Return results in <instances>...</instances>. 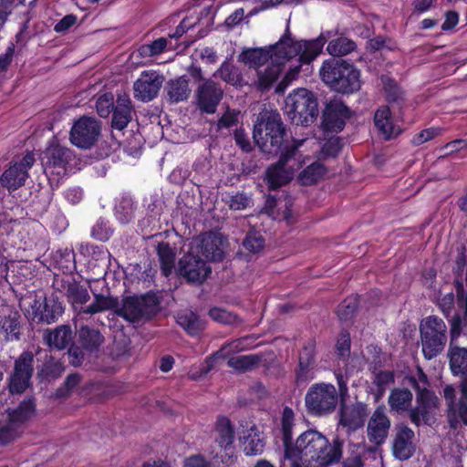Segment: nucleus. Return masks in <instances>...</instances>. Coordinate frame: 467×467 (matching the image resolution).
<instances>
[{
  "label": "nucleus",
  "mask_w": 467,
  "mask_h": 467,
  "mask_svg": "<svg viewBox=\"0 0 467 467\" xmlns=\"http://www.w3.org/2000/svg\"><path fill=\"white\" fill-rule=\"evenodd\" d=\"M334 35H337V32L333 34L332 31H327L322 33L316 39L296 41L291 37L289 29L286 28L279 41L269 49L244 48L238 55V61L258 70L269 61L295 58L297 64L289 67L288 72L275 88L277 93H283L290 82L296 78L301 66L310 64L321 53L327 39Z\"/></svg>",
  "instance_id": "nucleus-1"
},
{
  "label": "nucleus",
  "mask_w": 467,
  "mask_h": 467,
  "mask_svg": "<svg viewBox=\"0 0 467 467\" xmlns=\"http://www.w3.org/2000/svg\"><path fill=\"white\" fill-rule=\"evenodd\" d=\"M464 251L465 247L462 246L452 269L455 276L454 287L458 310L449 319L451 337L448 349L449 365L452 375L461 379L460 391H467V348L454 344L462 327H467V258Z\"/></svg>",
  "instance_id": "nucleus-2"
},
{
  "label": "nucleus",
  "mask_w": 467,
  "mask_h": 467,
  "mask_svg": "<svg viewBox=\"0 0 467 467\" xmlns=\"http://www.w3.org/2000/svg\"><path fill=\"white\" fill-rule=\"evenodd\" d=\"M344 441L336 437L330 442L320 431L309 429L302 432L284 451L285 460H302L313 467H329L340 462Z\"/></svg>",
  "instance_id": "nucleus-3"
},
{
  "label": "nucleus",
  "mask_w": 467,
  "mask_h": 467,
  "mask_svg": "<svg viewBox=\"0 0 467 467\" xmlns=\"http://www.w3.org/2000/svg\"><path fill=\"white\" fill-rule=\"evenodd\" d=\"M404 380L416 392L415 405H411L408 413L409 420L416 427L431 426L436 420L440 400L430 389L428 376L421 367L417 366L415 372L405 376Z\"/></svg>",
  "instance_id": "nucleus-4"
},
{
  "label": "nucleus",
  "mask_w": 467,
  "mask_h": 467,
  "mask_svg": "<svg viewBox=\"0 0 467 467\" xmlns=\"http://www.w3.org/2000/svg\"><path fill=\"white\" fill-rule=\"evenodd\" d=\"M287 134L281 116L277 111H265L261 114L259 122L254 126V140L260 150L270 155L282 154L300 140H293L288 142Z\"/></svg>",
  "instance_id": "nucleus-5"
},
{
  "label": "nucleus",
  "mask_w": 467,
  "mask_h": 467,
  "mask_svg": "<svg viewBox=\"0 0 467 467\" xmlns=\"http://www.w3.org/2000/svg\"><path fill=\"white\" fill-rule=\"evenodd\" d=\"M320 76L331 89L338 93L351 94L361 87L359 69L341 58L326 60L320 68Z\"/></svg>",
  "instance_id": "nucleus-6"
},
{
  "label": "nucleus",
  "mask_w": 467,
  "mask_h": 467,
  "mask_svg": "<svg viewBox=\"0 0 467 467\" xmlns=\"http://www.w3.org/2000/svg\"><path fill=\"white\" fill-rule=\"evenodd\" d=\"M284 110L292 123L307 127L318 116V104L311 91L297 88L286 97Z\"/></svg>",
  "instance_id": "nucleus-7"
},
{
  "label": "nucleus",
  "mask_w": 467,
  "mask_h": 467,
  "mask_svg": "<svg viewBox=\"0 0 467 467\" xmlns=\"http://www.w3.org/2000/svg\"><path fill=\"white\" fill-rule=\"evenodd\" d=\"M419 329L423 357L431 360L441 354L448 340L444 320L438 316H429L420 321Z\"/></svg>",
  "instance_id": "nucleus-8"
},
{
  "label": "nucleus",
  "mask_w": 467,
  "mask_h": 467,
  "mask_svg": "<svg viewBox=\"0 0 467 467\" xmlns=\"http://www.w3.org/2000/svg\"><path fill=\"white\" fill-rule=\"evenodd\" d=\"M338 401V393L334 385L315 383L306 391L305 404L313 416L322 417L332 413Z\"/></svg>",
  "instance_id": "nucleus-9"
},
{
  "label": "nucleus",
  "mask_w": 467,
  "mask_h": 467,
  "mask_svg": "<svg viewBox=\"0 0 467 467\" xmlns=\"http://www.w3.org/2000/svg\"><path fill=\"white\" fill-rule=\"evenodd\" d=\"M159 300L154 294L142 296H127L118 305L116 315L129 322L148 320L159 311Z\"/></svg>",
  "instance_id": "nucleus-10"
},
{
  "label": "nucleus",
  "mask_w": 467,
  "mask_h": 467,
  "mask_svg": "<svg viewBox=\"0 0 467 467\" xmlns=\"http://www.w3.org/2000/svg\"><path fill=\"white\" fill-rule=\"evenodd\" d=\"M75 159L73 151L62 145L52 144L43 152L42 165L48 180L57 184Z\"/></svg>",
  "instance_id": "nucleus-11"
},
{
  "label": "nucleus",
  "mask_w": 467,
  "mask_h": 467,
  "mask_svg": "<svg viewBox=\"0 0 467 467\" xmlns=\"http://www.w3.org/2000/svg\"><path fill=\"white\" fill-rule=\"evenodd\" d=\"M34 355L24 351L16 360L13 371L8 378V390L12 395L22 394L31 384L34 372Z\"/></svg>",
  "instance_id": "nucleus-12"
},
{
  "label": "nucleus",
  "mask_w": 467,
  "mask_h": 467,
  "mask_svg": "<svg viewBox=\"0 0 467 467\" xmlns=\"http://www.w3.org/2000/svg\"><path fill=\"white\" fill-rule=\"evenodd\" d=\"M101 126L95 118L83 116L76 120L70 130L69 140L79 149L88 150L96 144Z\"/></svg>",
  "instance_id": "nucleus-13"
},
{
  "label": "nucleus",
  "mask_w": 467,
  "mask_h": 467,
  "mask_svg": "<svg viewBox=\"0 0 467 467\" xmlns=\"http://www.w3.org/2000/svg\"><path fill=\"white\" fill-rule=\"evenodd\" d=\"M305 140H302L300 143L286 148V150L280 155L278 161L267 169L266 180L270 190H276L292 180L294 168L288 166L287 163L294 159L298 147Z\"/></svg>",
  "instance_id": "nucleus-14"
},
{
  "label": "nucleus",
  "mask_w": 467,
  "mask_h": 467,
  "mask_svg": "<svg viewBox=\"0 0 467 467\" xmlns=\"http://www.w3.org/2000/svg\"><path fill=\"white\" fill-rule=\"evenodd\" d=\"M36 161L33 152H27L19 161H15L0 177V183L9 192L22 187L28 177V170Z\"/></svg>",
  "instance_id": "nucleus-15"
},
{
  "label": "nucleus",
  "mask_w": 467,
  "mask_h": 467,
  "mask_svg": "<svg viewBox=\"0 0 467 467\" xmlns=\"http://www.w3.org/2000/svg\"><path fill=\"white\" fill-rule=\"evenodd\" d=\"M197 108L207 114H213L223 97L221 85L213 79H203L195 90Z\"/></svg>",
  "instance_id": "nucleus-16"
},
{
  "label": "nucleus",
  "mask_w": 467,
  "mask_h": 467,
  "mask_svg": "<svg viewBox=\"0 0 467 467\" xmlns=\"http://www.w3.org/2000/svg\"><path fill=\"white\" fill-rule=\"evenodd\" d=\"M368 413V405L361 401L347 404L343 400L338 411V425L346 429L348 434L363 428Z\"/></svg>",
  "instance_id": "nucleus-17"
},
{
  "label": "nucleus",
  "mask_w": 467,
  "mask_h": 467,
  "mask_svg": "<svg viewBox=\"0 0 467 467\" xmlns=\"http://www.w3.org/2000/svg\"><path fill=\"white\" fill-rule=\"evenodd\" d=\"M178 271L192 284H202L212 273L207 262L192 253H188L180 259Z\"/></svg>",
  "instance_id": "nucleus-18"
},
{
  "label": "nucleus",
  "mask_w": 467,
  "mask_h": 467,
  "mask_svg": "<svg viewBox=\"0 0 467 467\" xmlns=\"http://www.w3.org/2000/svg\"><path fill=\"white\" fill-rule=\"evenodd\" d=\"M164 77L155 70H145L133 84L134 98L148 102L154 99L162 87Z\"/></svg>",
  "instance_id": "nucleus-19"
},
{
  "label": "nucleus",
  "mask_w": 467,
  "mask_h": 467,
  "mask_svg": "<svg viewBox=\"0 0 467 467\" xmlns=\"http://www.w3.org/2000/svg\"><path fill=\"white\" fill-rule=\"evenodd\" d=\"M390 426L391 420L387 414L386 407L378 406L368 421L367 435L369 442L376 446L385 443Z\"/></svg>",
  "instance_id": "nucleus-20"
},
{
  "label": "nucleus",
  "mask_w": 467,
  "mask_h": 467,
  "mask_svg": "<svg viewBox=\"0 0 467 467\" xmlns=\"http://www.w3.org/2000/svg\"><path fill=\"white\" fill-rule=\"evenodd\" d=\"M414 438L411 428L403 422L397 423L391 446L393 456L400 461L409 460L415 452Z\"/></svg>",
  "instance_id": "nucleus-21"
},
{
  "label": "nucleus",
  "mask_w": 467,
  "mask_h": 467,
  "mask_svg": "<svg viewBox=\"0 0 467 467\" xmlns=\"http://www.w3.org/2000/svg\"><path fill=\"white\" fill-rule=\"evenodd\" d=\"M349 117L348 107L339 100H332L327 104L322 115V127L327 131L339 132Z\"/></svg>",
  "instance_id": "nucleus-22"
},
{
  "label": "nucleus",
  "mask_w": 467,
  "mask_h": 467,
  "mask_svg": "<svg viewBox=\"0 0 467 467\" xmlns=\"http://www.w3.org/2000/svg\"><path fill=\"white\" fill-rule=\"evenodd\" d=\"M32 307L35 309L34 318H36L37 322L47 324L55 323L64 312L62 304L54 295L46 296L43 302L35 300Z\"/></svg>",
  "instance_id": "nucleus-23"
},
{
  "label": "nucleus",
  "mask_w": 467,
  "mask_h": 467,
  "mask_svg": "<svg viewBox=\"0 0 467 467\" xmlns=\"http://www.w3.org/2000/svg\"><path fill=\"white\" fill-rule=\"evenodd\" d=\"M315 341L309 340L300 353L298 368L296 370V382L297 385L305 384L315 377Z\"/></svg>",
  "instance_id": "nucleus-24"
},
{
  "label": "nucleus",
  "mask_w": 467,
  "mask_h": 467,
  "mask_svg": "<svg viewBox=\"0 0 467 467\" xmlns=\"http://www.w3.org/2000/svg\"><path fill=\"white\" fill-rule=\"evenodd\" d=\"M21 320V315L14 307L5 306L0 309V328L5 340L20 339Z\"/></svg>",
  "instance_id": "nucleus-25"
},
{
  "label": "nucleus",
  "mask_w": 467,
  "mask_h": 467,
  "mask_svg": "<svg viewBox=\"0 0 467 467\" xmlns=\"http://www.w3.org/2000/svg\"><path fill=\"white\" fill-rule=\"evenodd\" d=\"M43 340L50 348L64 350L73 342V331L70 325H60L43 332Z\"/></svg>",
  "instance_id": "nucleus-26"
},
{
  "label": "nucleus",
  "mask_w": 467,
  "mask_h": 467,
  "mask_svg": "<svg viewBox=\"0 0 467 467\" xmlns=\"http://www.w3.org/2000/svg\"><path fill=\"white\" fill-rule=\"evenodd\" d=\"M76 334L78 343L89 354L97 353L105 342V337L100 330L88 325H81Z\"/></svg>",
  "instance_id": "nucleus-27"
},
{
  "label": "nucleus",
  "mask_w": 467,
  "mask_h": 467,
  "mask_svg": "<svg viewBox=\"0 0 467 467\" xmlns=\"http://www.w3.org/2000/svg\"><path fill=\"white\" fill-rule=\"evenodd\" d=\"M111 126L116 130H124L132 119L133 108L130 97L119 95L112 109Z\"/></svg>",
  "instance_id": "nucleus-28"
},
{
  "label": "nucleus",
  "mask_w": 467,
  "mask_h": 467,
  "mask_svg": "<svg viewBox=\"0 0 467 467\" xmlns=\"http://www.w3.org/2000/svg\"><path fill=\"white\" fill-rule=\"evenodd\" d=\"M223 240L214 234H207L202 237L197 246L200 253L205 259L219 262L223 258V251L222 248Z\"/></svg>",
  "instance_id": "nucleus-29"
},
{
  "label": "nucleus",
  "mask_w": 467,
  "mask_h": 467,
  "mask_svg": "<svg viewBox=\"0 0 467 467\" xmlns=\"http://www.w3.org/2000/svg\"><path fill=\"white\" fill-rule=\"evenodd\" d=\"M413 394L407 388H394L388 398V405L390 412L401 415L409 413L412 405Z\"/></svg>",
  "instance_id": "nucleus-30"
},
{
  "label": "nucleus",
  "mask_w": 467,
  "mask_h": 467,
  "mask_svg": "<svg viewBox=\"0 0 467 467\" xmlns=\"http://www.w3.org/2000/svg\"><path fill=\"white\" fill-rule=\"evenodd\" d=\"M167 99L170 103L175 104L188 99L191 94L189 78L182 76L170 79L164 88Z\"/></svg>",
  "instance_id": "nucleus-31"
},
{
  "label": "nucleus",
  "mask_w": 467,
  "mask_h": 467,
  "mask_svg": "<svg viewBox=\"0 0 467 467\" xmlns=\"http://www.w3.org/2000/svg\"><path fill=\"white\" fill-rule=\"evenodd\" d=\"M290 59H276L267 64L264 69L257 70V87L266 90L277 80L283 71L284 64Z\"/></svg>",
  "instance_id": "nucleus-32"
},
{
  "label": "nucleus",
  "mask_w": 467,
  "mask_h": 467,
  "mask_svg": "<svg viewBox=\"0 0 467 467\" xmlns=\"http://www.w3.org/2000/svg\"><path fill=\"white\" fill-rule=\"evenodd\" d=\"M214 441L221 449L228 450L234 441V431L231 420L224 416L218 417L214 430Z\"/></svg>",
  "instance_id": "nucleus-33"
},
{
  "label": "nucleus",
  "mask_w": 467,
  "mask_h": 467,
  "mask_svg": "<svg viewBox=\"0 0 467 467\" xmlns=\"http://www.w3.org/2000/svg\"><path fill=\"white\" fill-rule=\"evenodd\" d=\"M177 323L190 336L201 334L205 328V322L192 311H182L177 315Z\"/></svg>",
  "instance_id": "nucleus-34"
},
{
  "label": "nucleus",
  "mask_w": 467,
  "mask_h": 467,
  "mask_svg": "<svg viewBox=\"0 0 467 467\" xmlns=\"http://www.w3.org/2000/svg\"><path fill=\"white\" fill-rule=\"evenodd\" d=\"M118 305L119 300L117 298L95 294L93 302L85 307H81L78 310V314L94 315L110 309H113L116 312Z\"/></svg>",
  "instance_id": "nucleus-35"
},
{
  "label": "nucleus",
  "mask_w": 467,
  "mask_h": 467,
  "mask_svg": "<svg viewBox=\"0 0 467 467\" xmlns=\"http://www.w3.org/2000/svg\"><path fill=\"white\" fill-rule=\"evenodd\" d=\"M374 123L385 140L391 139L397 133L392 124L390 110L388 106H382L375 112Z\"/></svg>",
  "instance_id": "nucleus-36"
},
{
  "label": "nucleus",
  "mask_w": 467,
  "mask_h": 467,
  "mask_svg": "<svg viewBox=\"0 0 467 467\" xmlns=\"http://www.w3.org/2000/svg\"><path fill=\"white\" fill-rule=\"evenodd\" d=\"M263 357L257 354L232 357L227 360V365L238 372L252 371L261 363Z\"/></svg>",
  "instance_id": "nucleus-37"
},
{
  "label": "nucleus",
  "mask_w": 467,
  "mask_h": 467,
  "mask_svg": "<svg viewBox=\"0 0 467 467\" xmlns=\"http://www.w3.org/2000/svg\"><path fill=\"white\" fill-rule=\"evenodd\" d=\"M213 77L220 78L224 82L233 86H242L244 80L240 68L227 61H224L213 73Z\"/></svg>",
  "instance_id": "nucleus-38"
},
{
  "label": "nucleus",
  "mask_w": 467,
  "mask_h": 467,
  "mask_svg": "<svg viewBox=\"0 0 467 467\" xmlns=\"http://www.w3.org/2000/svg\"><path fill=\"white\" fill-rule=\"evenodd\" d=\"M157 254L163 275L169 276L174 268V250L171 248L169 243L161 242L157 245Z\"/></svg>",
  "instance_id": "nucleus-39"
},
{
  "label": "nucleus",
  "mask_w": 467,
  "mask_h": 467,
  "mask_svg": "<svg viewBox=\"0 0 467 467\" xmlns=\"http://www.w3.org/2000/svg\"><path fill=\"white\" fill-rule=\"evenodd\" d=\"M22 431V427L8 415L0 419V443L8 444Z\"/></svg>",
  "instance_id": "nucleus-40"
},
{
  "label": "nucleus",
  "mask_w": 467,
  "mask_h": 467,
  "mask_svg": "<svg viewBox=\"0 0 467 467\" xmlns=\"http://www.w3.org/2000/svg\"><path fill=\"white\" fill-rule=\"evenodd\" d=\"M327 171V169L324 164L316 161L300 172L298 180L303 185H313L323 179Z\"/></svg>",
  "instance_id": "nucleus-41"
},
{
  "label": "nucleus",
  "mask_w": 467,
  "mask_h": 467,
  "mask_svg": "<svg viewBox=\"0 0 467 467\" xmlns=\"http://www.w3.org/2000/svg\"><path fill=\"white\" fill-rule=\"evenodd\" d=\"M36 404L33 398L24 400L16 409L7 410L13 420L17 422L22 428L26 420H28L35 413Z\"/></svg>",
  "instance_id": "nucleus-42"
},
{
  "label": "nucleus",
  "mask_w": 467,
  "mask_h": 467,
  "mask_svg": "<svg viewBox=\"0 0 467 467\" xmlns=\"http://www.w3.org/2000/svg\"><path fill=\"white\" fill-rule=\"evenodd\" d=\"M380 83L389 103L400 104L403 101V91L394 78L389 75H381Z\"/></svg>",
  "instance_id": "nucleus-43"
},
{
  "label": "nucleus",
  "mask_w": 467,
  "mask_h": 467,
  "mask_svg": "<svg viewBox=\"0 0 467 467\" xmlns=\"http://www.w3.org/2000/svg\"><path fill=\"white\" fill-rule=\"evenodd\" d=\"M356 48L355 41L345 36H339L328 42L327 51L333 57H344L355 51Z\"/></svg>",
  "instance_id": "nucleus-44"
},
{
  "label": "nucleus",
  "mask_w": 467,
  "mask_h": 467,
  "mask_svg": "<svg viewBox=\"0 0 467 467\" xmlns=\"http://www.w3.org/2000/svg\"><path fill=\"white\" fill-rule=\"evenodd\" d=\"M295 425V414L291 408L285 407L281 419V431L284 451L294 441L293 427Z\"/></svg>",
  "instance_id": "nucleus-45"
},
{
  "label": "nucleus",
  "mask_w": 467,
  "mask_h": 467,
  "mask_svg": "<svg viewBox=\"0 0 467 467\" xmlns=\"http://www.w3.org/2000/svg\"><path fill=\"white\" fill-rule=\"evenodd\" d=\"M244 451L246 455H258L264 451L265 442L257 431L251 428L247 435L244 437Z\"/></svg>",
  "instance_id": "nucleus-46"
},
{
  "label": "nucleus",
  "mask_w": 467,
  "mask_h": 467,
  "mask_svg": "<svg viewBox=\"0 0 467 467\" xmlns=\"http://www.w3.org/2000/svg\"><path fill=\"white\" fill-rule=\"evenodd\" d=\"M64 370L61 363L56 361L53 357L49 356L43 365L38 368L37 377L41 380H52L59 378Z\"/></svg>",
  "instance_id": "nucleus-47"
},
{
  "label": "nucleus",
  "mask_w": 467,
  "mask_h": 467,
  "mask_svg": "<svg viewBox=\"0 0 467 467\" xmlns=\"http://www.w3.org/2000/svg\"><path fill=\"white\" fill-rule=\"evenodd\" d=\"M66 295L68 298V301L75 308L77 306H80V308L83 307L82 306L86 304L90 298L87 288L78 283L68 284Z\"/></svg>",
  "instance_id": "nucleus-48"
},
{
  "label": "nucleus",
  "mask_w": 467,
  "mask_h": 467,
  "mask_svg": "<svg viewBox=\"0 0 467 467\" xmlns=\"http://www.w3.org/2000/svg\"><path fill=\"white\" fill-rule=\"evenodd\" d=\"M134 210L132 200L124 197L115 206V216L121 223H128L134 217Z\"/></svg>",
  "instance_id": "nucleus-49"
},
{
  "label": "nucleus",
  "mask_w": 467,
  "mask_h": 467,
  "mask_svg": "<svg viewBox=\"0 0 467 467\" xmlns=\"http://www.w3.org/2000/svg\"><path fill=\"white\" fill-rule=\"evenodd\" d=\"M358 306V299L357 296H348L337 309V314L341 321L349 320Z\"/></svg>",
  "instance_id": "nucleus-50"
},
{
  "label": "nucleus",
  "mask_w": 467,
  "mask_h": 467,
  "mask_svg": "<svg viewBox=\"0 0 467 467\" xmlns=\"http://www.w3.org/2000/svg\"><path fill=\"white\" fill-rule=\"evenodd\" d=\"M395 380L394 373L389 370H382L375 374L373 384L377 387L376 400H379L385 393L387 386Z\"/></svg>",
  "instance_id": "nucleus-51"
},
{
  "label": "nucleus",
  "mask_w": 467,
  "mask_h": 467,
  "mask_svg": "<svg viewBox=\"0 0 467 467\" xmlns=\"http://www.w3.org/2000/svg\"><path fill=\"white\" fill-rule=\"evenodd\" d=\"M209 316L213 320L226 325H237L242 322L237 315L218 307L210 309Z\"/></svg>",
  "instance_id": "nucleus-52"
},
{
  "label": "nucleus",
  "mask_w": 467,
  "mask_h": 467,
  "mask_svg": "<svg viewBox=\"0 0 467 467\" xmlns=\"http://www.w3.org/2000/svg\"><path fill=\"white\" fill-rule=\"evenodd\" d=\"M168 41L164 37H160L150 44L140 46L138 52L141 57H152L161 54L167 47Z\"/></svg>",
  "instance_id": "nucleus-53"
},
{
  "label": "nucleus",
  "mask_w": 467,
  "mask_h": 467,
  "mask_svg": "<svg viewBox=\"0 0 467 467\" xmlns=\"http://www.w3.org/2000/svg\"><path fill=\"white\" fill-rule=\"evenodd\" d=\"M343 146L342 139L332 137L328 139L322 146L320 159L335 158L340 152Z\"/></svg>",
  "instance_id": "nucleus-54"
},
{
  "label": "nucleus",
  "mask_w": 467,
  "mask_h": 467,
  "mask_svg": "<svg viewBox=\"0 0 467 467\" xmlns=\"http://www.w3.org/2000/svg\"><path fill=\"white\" fill-rule=\"evenodd\" d=\"M244 247L252 253H258L265 246V239L259 232H249L243 242Z\"/></svg>",
  "instance_id": "nucleus-55"
},
{
  "label": "nucleus",
  "mask_w": 467,
  "mask_h": 467,
  "mask_svg": "<svg viewBox=\"0 0 467 467\" xmlns=\"http://www.w3.org/2000/svg\"><path fill=\"white\" fill-rule=\"evenodd\" d=\"M114 106V97L112 93H105L99 96L96 102L97 112L101 118L109 117Z\"/></svg>",
  "instance_id": "nucleus-56"
},
{
  "label": "nucleus",
  "mask_w": 467,
  "mask_h": 467,
  "mask_svg": "<svg viewBox=\"0 0 467 467\" xmlns=\"http://www.w3.org/2000/svg\"><path fill=\"white\" fill-rule=\"evenodd\" d=\"M112 234V229L109 223L103 219H99L91 229V236L100 242H106Z\"/></svg>",
  "instance_id": "nucleus-57"
},
{
  "label": "nucleus",
  "mask_w": 467,
  "mask_h": 467,
  "mask_svg": "<svg viewBox=\"0 0 467 467\" xmlns=\"http://www.w3.org/2000/svg\"><path fill=\"white\" fill-rule=\"evenodd\" d=\"M437 306L445 317L449 318L455 307V296L452 292L441 296L438 299Z\"/></svg>",
  "instance_id": "nucleus-58"
},
{
  "label": "nucleus",
  "mask_w": 467,
  "mask_h": 467,
  "mask_svg": "<svg viewBox=\"0 0 467 467\" xmlns=\"http://www.w3.org/2000/svg\"><path fill=\"white\" fill-rule=\"evenodd\" d=\"M67 348L68 362L74 367L81 366L85 359V349L79 344L78 346L73 342Z\"/></svg>",
  "instance_id": "nucleus-59"
},
{
  "label": "nucleus",
  "mask_w": 467,
  "mask_h": 467,
  "mask_svg": "<svg viewBox=\"0 0 467 467\" xmlns=\"http://www.w3.org/2000/svg\"><path fill=\"white\" fill-rule=\"evenodd\" d=\"M78 17L69 14L61 18L54 26V31L58 34L67 33L73 26L77 24Z\"/></svg>",
  "instance_id": "nucleus-60"
},
{
  "label": "nucleus",
  "mask_w": 467,
  "mask_h": 467,
  "mask_svg": "<svg viewBox=\"0 0 467 467\" xmlns=\"http://www.w3.org/2000/svg\"><path fill=\"white\" fill-rule=\"evenodd\" d=\"M350 351V336L348 332L343 331L337 343V353L340 358L348 356Z\"/></svg>",
  "instance_id": "nucleus-61"
},
{
  "label": "nucleus",
  "mask_w": 467,
  "mask_h": 467,
  "mask_svg": "<svg viewBox=\"0 0 467 467\" xmlns=\"http://www.w3.org/2000/svg\"><path fill=\"white\" fill-rule=\"evenodd\" d=\"M440 133L439 129L429 128L421 130L420 132L414 135L412 143L416 146H420L424 142L435 138Z\"/></svg>",
  "instance_id": "nucleus-62"
},
{
  "label": "nucleus",
  "mask_w": 467,
  "mask_h": 467,
  "mask_svg": "<svg viewBox=\"0 0 467 467\" xmlns=\"http://www.w3.org/2000/svg\"><path fill=\"white\" fill-rule=\"evenodd\" d=\"M443 397L445 399L448 410L455 412L458 410V402H456V389L452 385H447L443 389Z\"/></svg>",
  "instance_id": "nucleus-63"
},
{
  "label": "nucleus",
  "mask_w": 467,
  "mask_h": 467,
  "mask_svg": "<svg viewBox=\"0 0 467 467\" xmlns=\"http://www.w3.org/2000/svg\"><path fill=\"white\" fill-rule=\"evenodd\" d=\"M183 467H214L213 464L202 455H192L185 460Z\"/></svg>",
  "instance_id": "nucleus-64"
}]
</instances>
